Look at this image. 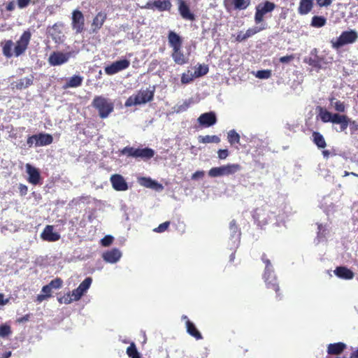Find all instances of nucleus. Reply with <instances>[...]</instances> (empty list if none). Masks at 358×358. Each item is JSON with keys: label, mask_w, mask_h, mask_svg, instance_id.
Listing matches in <instances>:
<instances>
[{"label": "nucleus", "mask_w": 358, "mask_h": 358, "mask_svg": "<svg viewBox=\"0 0 358 358\" xmlns=\"http://www.w3.org/2000/svg\"><path fill=\"white\" fill-rule=\"evenodd\" d=\"M92 282V278L87 277L79 285L78 289L84 294L90 288Z\"/></svg>", "instance_id": "42"}, {"label": "nucleus", "mask_w": 358, "mask_h": 358, "mask_svg": "<svg viewBox=\"0 0 358 358\" xmlns=\"http://www.w3.org/2000/svg\"><path fill=\"white\" fill-rule=\"evenodd\" d=\"M170 225V222L166 221L160 224L157 228L154 229V231L157 233H162L165 231Z\"/></svg>", "instance_id": "52"}, {"label": "nucleus", "mask_w": 358, "mask_h": 358, "mask_svg": "<svg viewBox=\"0 0 358 358\" xmlns=\"http://www.w3.org/2000/svg\"><path fill=\"white\" fill-rule=\"evenodd\" d=\"M71 57V52H53L48 58L51 66H59L66 63Z\"/></svg>", "instance_id": "8"}, {"label": "nucleus", "mask_w": 358, "mask_h": 358, "mask_svg": "<svg viewBox=\"0 0 358 358\" xmlns=\"http://www.w3.org/2000/svg\"><path fill=\"white\" fill-rule=\"evenodd\" d=\"M252 217L259 225H264L268 222V215L265 208L262 207L256 208L253 212Z\"/></svg>", "instance_id": "19"}, {"label": "nucleus", "mask_w": 358, "mask_h": 358, "mask_svg": "<svg viewBox=\"0 0 358 358\" xmlns=\"http://www.w3.org/2000/svg\"><path fill=\"white\" fill-rule=\"evenodd\" d=\"M154 96L153 91L149 90H141L134 98V105H140L150 101Z\"/></svg>", "instance_id": "16"}, {"label": "nucleus", "mask_w": 358, "mask_h": 358, "mask_svg": "<svg viewBox=\"0 0 358 358\" xmlns=\"http://www.w3.org/2000/svg\"><path fill=\"white\" fill-rule=\"evenodd\" d=\"M11 334L10 327L6 324L0 325V337L5 338Z\"/></svg>", "instance_id": "47"}, {"label": "nucleus", "mask_w": 358, "mask_h": 358, "mask_svg": "<svg viewBox=\"0 0 358 358\" xmlns=\"http://www.w3.org/2000/svg\"><path fill=\"white\" fill-rule=\"evenodd\" d=\"M41 292L43 294H45L47 296V298L51 296L52 289H50V287H48V285L43 287Z\"/></svg>", "instance_id": "58"}, {"label": "nucleus", "mask_w": 358, "mask_h": 358, "mask_svg": "<svg viewBox=\"0 0 358 358\" xmlns=\"http://www.w3.org/2000/svg\"><path fill=\"white\" fill-rule=\"evenodd\" d=\"M229 230H230V240L231 241V248H237L239 242H240V236L241 233L238 230V228L236 224L235 220H232L229 223Z\"/></svg>", "instance_id": "15"}, {"label": "nucleus", "mask_w": 358, "mask_h": 358, "mask_svg": "<svg viewBox=\"0 0 358 358\" xmlns=\"http://www.w3.org/2000/svg\"><path fill=\"white\" fill-rule=\"evenodd\" d=\"M241 170L238 164H228L219 167H213L208 171V176L212 178L228 176L234 175Z\"/></svg>", "instance_id": "3"}, {"label": "nucleus", "mask_w": 358, "mask_h": 358, "mask_svg": "<svg viewBox=\"0 0 358 358\" xmlns=\"http://www.w3.org/2000/svg\"><path fill=\"white\" fill-rule=\"evenodd\" d=\"M31 38V34L29 31H24L20 36V39L14 48L15 55L16 57L21 55L27 49Z\"/></svg>", "instance_id": "10"}, {"label": "nucleus", "mask_w": 358, "mask_h": 358, "mask_svg": "<svg viewBox=\"0 0 358 358\" xmlns=\"http://www.w3.org/2000/svg\"><path fill=\"white\" fill-rule=\"evenodd\" d=\"M37 141L36 146H45L52 143L53 138L50 134L41 133L36 134Z\"/></svg>", "instance_id": "27"}, {"label": "nucleus", "mask_w": 358, "mask_h": 358, "mask_svg": "<svg viewBox=\"0 0 358 358\" xmlns=\"http://www.w3.org/2000/svg\"><path fill=\"white\" fill-rule=\"evenodd\" d=\"M275 8L274 3L266 1L263 3H259L256 7V12L255 15V22L256 24H259L263 22L264 15L268 13L272 12Z\"/></svg>", "instance_id": "6"}, {"label": "nucleus", "mask_w": 358, "mask_h": 358, "mask_svg": "<svg viewBox=\"0 0 358 358\" xmlns=\"http://www.w3.org/2000/svg\"><path fill=\"white\" fill-rule=\"evenodd\" d=\"M271 76V70H260L257 71L255 76L259 79H268Z\"/></svg>", "instance_id": "49"}, {"label": "nucleus", "mask_w": 358, "mask_h": 358, "mask_svg": "<svg viewBox=\"0 0 358 358\" xmlns=\"http://www.w3.org/2000/svg\"><path fill=\"white\" fill-rule=\"evenodd\" d=\"M326 18L323 16H313L311 25L314 27H322L326 24Z\"/></svg>", "instance_id": "40"}, {"label": "nucleus", "mask_w": 358, "mask_h": 358, "mask_svg": "<svg viewBox=\"0 0 358 358\" xmlns=\"http://www.w3.org/2000/svg\"><path fill=\"white\" fill-rule=\"evenodd\" d=\"M192 101L191 99L183 100L178 103L173 108L176 113H180L186 111L190 106Z\"/></svg>", "instance_id": "35"}, {"label": "nucleus", "mask_w": 358, "mask_h": 358, "mask_svg": "<svg viewBox=\"0 0 358 358\" xmlns=\"http://www.w3.org/2000/svg\"><path fill=\"white\" fill-rule=\"evenodd\" d=\"M262 261L266 264L265 271L264 274V279L266 282V287L268 289H272L276 293L279 291V287L277 283L275 275L273 273V269L269 259H266L265 255L262 257Z\"/></svg>", "instance_id": "4"}, {"label": "nucleus", "mask_w": 358, "mask_h": 358, "mask_svg": "<svg viewBox=\"0 0 358 358\" xmlns=\"http://www.w3.org/2000/svg\"><path fill=\"white\" fill-rule=\"evenodd\" d=\"M127 353L130 358H141L136 345L132 343L127 349Z\"/></svg>", "instance_id": "44"}, {"label": "nucleus", "mask_w": 358, "mask_h": 358, "mask_svg": "<svg viewBox=\"0 0 358 358\" xmlns=\"http://www.w3.org/2000/svg\"><path fill=\"white\" fill-rule=\"evenodd\" d=\"M198 138L199 141L202 143H218L220 142V138L215 135L199 136Z\"/></svg>", "instance_id": "37"}, {"label": "nucleus", "mask_w": 358, "mask_h": 358, "mask_svg": "<svg viewBox=\"0 0 358 358\" xmlns=\"http://www.w3.org/2000/svg\"><path fill=\"white\" fill-rule=\"evenodd\" d=\"M155 150L150 148H135L134 147L127 146L120 150L121 155H126L136 159L148 160L155 155Z\"/></svg>", "instance_id": "1"}, {"label": "nucleus", "mask_w": 358, "mask_h": 358, "mask_svg": "<svg viewBox=\"0 0 358 358\" xmlns=\"http://www.w3.org/2000/svg\"><path fill=\"white\" fill-rule=\"evenodd\" d=\"M106 18V15L102 12L99 13L96 15L92 24L94 31L96 29H99L102 27Z\"/></svg>", "instance_id": "33"}, {"label": "nucleus", "mask_w": 358, "mask_h": 358, "mask_svg": "<svg viewBox=\"0 0 358 358\" xmlns=\"http://www.w3.org/2000/svg\"><path fill=\"white\" fill-rule=\"evenodd\" d=\"M247 38H248V37L246 36L245 33H243L242 31L239 32L236 36V41H240V42L245 41Z\"/></svg>", "instance_id": "64"}, {"label": "nucleus", "mask_w": 358, "mask_h": 358, "mask_svg": "<svg viewBox=\"0 0 358 358\" xmlns=\"http://www.w3.org/2000/svg\"><path fill=\"white\" fill-rule=\"evenodd\" d=\"M178 11L181 17L187 20H194V15L190 11L189 7L184 0H178Z\"/></svg>", "instance_id": "17"}, {"label": "nucleus", "mask_w": 358, "mask_h": 358, "mask_svg": "<svg viewBox=\"0 0 358 358\" xmlns=\"http://www.w3.org/2000/svg\"><path fill=\"white\" fill-rule=\"evenodd\" d=\"M332 58L324 59V57H307L303 59V62L316 69H322V64H327L331 63Z\"/></svg>", "instance_id": "13"}, {"label": "nucleus", "mask_w": 358, "mask_h": 358, "mask_svg": "<svg viewBox=\"0 0 358 358\" xmlns=\"http://www.w3.org/2000/svg\"><path fill=\"white\" fill-rule=\"evenodd\" d=\"M240 138V135L234 129L230 130L227 134V139L231 145L239 143Z\"/></svg>", "instance_id": "38"}, {"label": "nucleus", "mask_w": 358, "mask_h": 358, "mask_svg": "<svg viewBox=\"0 0 358 358\" xmlns=\"http://www.w3.org/2000/svg\"><path fill=\"white\" fill-rule=\"evenodd\" d=\"M58 301L60 303L69 304L72 301H73V299L71 296V294L70 293H68L64 296L59 298Z\"/></svg>", "instance_id": "53"}, {"label": "nucleus", "mask_w": 358, "mask_h": 358, "mask_svg": "<svg viewBox=\"0 0 358 358\" xmlns=\"http://www.w3.org/2000/svg\"><path fill=\"white\" fill-rule=\"evenodd\" d=\"M113 239L114 238L112 236L106 235L101 240V243L103 246L108 247L112 244Z\"/></svg>", "instance_id": "54"}, {"label": "nucleus", "mask_w": 358, "mask_h": 358, "mask_svg": "<svg viewBox=\"0 0 358 358\" xmlns=\"http://www.w3.org/2000/svg\"><path fill=\"white\" fill-rule=\"evenodd\" d=\"M336 117V119L334 120V124H340L341 131H345L348 128L350 123V118H348V117L346 115H341L339 114Z\"/></svg>", "instance_id": "32"}, {"label": "nucleus", "mask_w": 358, "mask_h": 358, "mask_svg": "<svg viewBox=\"0 0 358 358\" xmlns=\"http://www.w3.org/2000/svg\"><path fill=\"white\" fill-rule=\"evenodd\" d=\"M41 238L48 241H57L60 238V235L53 231V227L48 225L41 234Z\"/></svg>", "instance_id": "18"}, {"label": "nucleus", "mask_w": 358, "mask_h": 358, "mask_svg": "<svg viewBox=\"0 0 358 358\" xmlns=\"http://www.w3.org/2000/svg\"><path fill=\"white\" fill-rule=\"evenodd\" d=\"M313 141L318 147V148H324L327 143L324 136L317 131H314L312 134Z\"/></svg>", "instance_id": "34"}, {"label": "nucleus", "mask_w": 358, "mask_h": 358, "mask_svg": "<svg viewBox=\"0 0 358 358\" xmlns=\"http://www.w3.org/2000/svg\"><path fill=\"white\" fill-rule=\"evenodd\" d=\"M154 7L159 11L169 10L171 8V3L169 0H157L152 3Z\"/></svg>", "instance_id": "36"}, {"label": "nucleus", "mask_w": 358, "mask_h": 358, "mask_svg": "<svg viewBox=\"0 0 358 358\" xmlns=\"http://www.w3.org/2000/svg\"><path fill=\"white\" fill-rule=\"evenodd\" d=\"M28 191V188L25 185L20 184L19 192L22 196L26 195Z\"/></svg>", "instance_id": "62"}, {"label": "nucleus", "mask_w": 358, "mask_h": 358, "mask_svg": "<svg viewBox=\"0 0 358 358\" xmlns=\"http://www.w3.org/2000/svg\"><path fill=\"white\" fill-rule=\"evenodd\" d=\"M168 41L169 45L173 48V50L181 48L182 38L178 34H176L173 31H170L169 32Z\"/></svg>", "instance_id": "22"}, {"label": "nucleus", "mask_w": 358, "mask_h": 358, "mask_svg": "<svg viewBox=\"0 0 358 358\" xmlns=\"http://www.w3.org/2000/svg\"><path fill=\"white\" fill-rule=\"evenodd\" d=\"M139 182L141 185L147 188L153 189L157 191H162L164 189V187L161 184L152 180L150 178H141L139 179Z\"/></svg>", "instance_id": "21"}, {"label": "nucleus", "mask_w": 358, "mask_h": 358, "mask_svg": "<svg viewBox=\"0 0 358 358\" xmlns=\"http://www.w3.org/2000/svg\"><path fill=\"white\" fill-rule=\"evenodd\" d=\"M185 324H186L187 332L189 335H191L192 336L195 338L196 340H200L202 338L201 334L199 331V330L196 329V326L194 325V324L193 322H192L191 321L187 320L185 322Z\"/></svg>", "instance_id": "29"}, {"label": "nucleus", "mask_w": 358, "mask_h": 358, "mask_svg": "<svg viewBox=\"0 0 358 358\" xmlns=\"http://www.w3.org/2000/svg\"><path fill=\"white\" fill-rule=\"evenodd\" d=\"M334 273L340 278L351 280L354 278V273L345 266H338L334 270Z\"/></svg>", "instance_id": "24"}, {"label": "nucleus", "mask_w": 358, "mask_h": 358, "mask_svg": "<svg viewBox=\"0 0 358 358\" xmlns=\"http://www.w3.org/2000/svg\"><path fill=\"white\" fill-rule=\"evenodd\" d=\"M208 72V66L207 65L199 64L193 73L196 78H199L207 74Z\"/></svg>", "instance_id": "41"}, {"label": "nucleus", "mask_w": 358, "mask_h": 358, "mask_svg": "<svg viewBox=\"0 0 358 358\" xmlns=\"http://www.w3.org/2000/svg\"><path fill=\"white\" fill-rule=\"evenodd\" d=\"M338 115V113H332L323 108H320L319 109V117L324 123L331 122L334 124V120L336 119V117Z\"/></svg>", "instance_id": "23"}, {"label": "nucleus", "mask_w": 358, "mask_h": 358, "mask_svg": "<svg viewBox=\"0 0 358 358\" xmlns=\"http://www.w3.org/2000/svg\"><path fill=\"white\" fill-rule=\"evenodd\" d=\"M317 3L320 7H327L332 3V0H316Z\"/></svg>", "instance_id": "57"}, {"label": "nucleus", "mask_w": 358, "mask_h": 358, "mask_svg": "<svg viewBox=\"0 0 358 358\" xmlns=\"http://www.w3.org/2000/svg\"><path fill=\"white\" fill-rule=\"evenodd\" d=\"M63 281L61 278H55L50 281V282L48 285V287H50L51 289H59L62 285Z\"/></svg>", "instance_id": "50"}, {"label": "nucleus", "mask_w": 358, "mask_h": 358, "mask_svg": "<svg viewBox=\"0 0 358 358\" xmlns=\"http://www.w3.org/2000/svg\"><path fill=\"white\" fill-rule=\"evenodd\" d=\"M13 46V43L12 41H7L4 43L3 46V54L8 58H10L13 56L12 49Z\"/></svg>", "instance_id": "43"}, {"label": "nucleus", "mask_w": 358, "mask_h": 358, "mask_svg": "<svg viewBox=\"0 0 358 358\" xmlns=\"http://www.w3.org/2000/svg\"><path fill=\"white\" fill-rule=\"evenodd\" d=\"M264 29L265 27H252L251 28H249L245 33L248 38L252 36L253 35L256 34L257 33L264 30Z\"/></svg>", "instance_id": "48"}, {"label": "nucleus", "mask_w": 358, "mask_h": 358, "mask_svg": "<svg viewBox=\"0 0 358 358\" xmlns=\"http://www.w3.org/2000/svg\"><path fill=\"white\" fill-rule=\"evenodd\" d=\"M331 105L334 106L335 110L340 113H343L345 110V106L344 103L340 101H336L335 99H331L330 100Z\"/></svg>", "instance_id": "45"}, {"label": "nucleus", "mask_w": 358, "mask_h": 358, "mask_svg": "<svg viewBox=\"0 0 358 358\" xmlns=\"http://www.w3.org/2000/svg\"><path fill=\"white\" fill-rule=\"evenodd\" d=\"M72 28L77 34L81 33L84 30L85 18L81 11L75 10L72 13Z\"/></svg>", "instance_id": "9"}, {"label": "nucleus", "mask_w": 358, "mask_h": 358, "mask_svg": "<svg viewBox=\"0 0 358 358\" xmlns=\"http://www.w3.org/2000/svg\"><path fill=\"white\" fill-rule=\"evenodd\" d=\"M122 256V253L118 248L108 250L102 253V258L106 263L111 264L118 262Z\"/></svg>", "instance_id": "11"}, {"label": "nucleus", "mask_w": 358, "mask_h": 358, "mask_svg": "<svg viewBox=\"0 0 358 358\" xmlns=\"http://www.w3.org/2000/svg\"><path fill=\"white\" fill-rule=\"evenodd\" d=\"M37 141L36 134L33 135L31 136H29L27 139V145L31 147L34 143L36 144Z\"/></svg>", "instance_id": "63"}, {"label": "nucleus", "mask_w": 358, "mask_h": 358, "mask_svg": "<svg viewBox=\"0 0 358 358\" xmlns=\"http://www.w3.org/2000/svg\"><path fill=\"white\" fill-rule=\"evenodd\" d=\"M357 38L358 34L356 31H345L341 33L339 37L335 40H331V43L334 49H338L346 44L355 43Z\"/></svg>", "instance_id": "5"}, {"label": "nucleus", "mask_w": 358, "mask_h": 358, "mask_svg": "<svg viewBox=\"0 0 358 358\" xmlns=\"http://www.w3.org/2000/svg\"><path fill=\"white\" fill-rule=\"evenodd\" d=\"M218 157L220 159H226L229 155V151L227 149H220L217 152Z\"/></svg>", "instance_id": "56"}, {"label": "nucleus", "mask_w": 358, "mask_h": 358, "mask_svg": "<svg viewBox=\"0 0 358 358\" xmlns=\"http://www.w3.org/2000/svg\"><path fill=\"white\" fill-rule=\"evenodd\" d=\"M34 75L33 73L29 76L20 79L15 85L17 90H23L33 85Z\"/></svg>", "instance_id": "25"}, {"label": "nucleus", "mask_w": 358, "mask_h": 358, "mask_svg": "<svg viewBox=\"0 0 358 358\" xmlns=\"http://www.w3.org/2000/svg\"><path fill=\"white\" fill-rule=\"evenodd\" d=\"M332 205V202L331 201L329 196H325L323 198L321 206L324 208V210L330 211V206Z\"/></svg>", "instance_id": "51"}, {"label": "nucleus", "mask_w": 358, "mask_h": 358, "mask_svg": "<svg viewBox=\"0 0 358 358\" xmlns=\"http://www.w3.org/2000/svg\"><path fill=\"white\" fill-rule=\"evenodd\" d=\"M313 6V0H301L299 2L298 12L300 15H306L312 10Z\"/></svg>", "instance_id": "28"}, {"label": "nucleus", "mask_w": 358, "mask_h": 358, "mask_svg": "<svg viewBox=\"0 0 358 358\" xmlns=\"http://www.w3.org/2000/svg\"><path fill=\"white\" fill-rule=\"evenodd\" d=\"M346 348V345L343 343H331L327 346V353L329 355H339Z\"/></svg>", "instance_id": "26"}, {"label": "nucleus", "mask_w": 358, "mask_h": 358, "mask_svg": "<svg viewBox=\"0 0 358 358\" xmlns=\"http://www.w3.org/2000/svg\"><path fill=\"white\" fill-rule=\"evenodd\" d=\"M129 65L130 62L127 59H124L113 62L111 64L106 66L104 70L106 74L114 75L127 69Z\"/></svg>", "instance_id": "7"}, {"label": "nucleus", "mask_w": 358, "mask_h": 358, "mask_svg": "<svg viewBox=\"0 0 358 358\" xmlns=\"http://www.w3.org/2000/svg\"><path fill=\"white\" fill-rule=\"evenodd\" d=\"M198 122L204 127H209L217 122V117L214 112L202 113L198 118Z\"/></svg>", "instance_id": "14"}, {"label": "nucleus", "mask_w": 358, "mask_h": 358, "mask_svg": "<svg viewBox=\"0 0 358 358\" xmlns=\"http://www.w3.org/2000/svg\"><path fill=\"white\" fill-rule=\"evenodd\" d=\"M30 1L31 0H17L18 7L20 8L27 7L29 5Z\"/></svg>", "instance_id": "61"}, {"label": "nucleus", "mask_w": 358, "mask_h": 358, "mask_svg": "<svg viewBox=\"0 0 358 358\" xmlns=\"http://www.w3.org/2000/svg\"><path fill=\"white\" fill-rule=\"evenodd\" d=\"M71 294L73 301H78L83 295V294L78 289V287L73 289Z\"/></svg>", "instance_id": "55"}, {"label": "nucleus", "mask_w": 358, "mask_h": 358, "mask_svg": "<svg viewBox=\"0 0 358 358\" xmlns=\"http://www.w3.org/2000/svg\"><path fill=\"white\" fill-rule=\"evenodd\" d=\"M205 173L203 171H197L192 176V180H197L200 178L203 177Z\"/></svg>", "instance_id": "60"}, {"label": "nucleus", "mask_w": 358, "mask_h": 358, "mask_svg": "<svg viewBox=\"0 0 358 358\" xmlns=\"http://www.w3.org/2000/svg\"><path fill=\"white\" fill-rule=\"evenodd\" d=\"M92 106L98 110L100 117L106 118L114 108L113 103L108 99L103 96H96Z\"/></svg>", "instance_id": "2"}, {"label": "nucleus", "mask_w": 358, "mask_h": 358, "mask_svg": "<svg viewBox=\"0 0 358 358\" xmlns=\"http://www.w3.org/2000/svg\"><path fill=\"white\" fill-rule=\"evenodd\" d=\"M26 171L29 175V182L33 185H36L39 182L41 176L39 171L29 164H26Z\"/></svg>", "instance_id": "20"}, {"label": "nucleus", "mask_w": 358, "mask_h": 358, "mask_svg": "<svg viewBox=\"0 0 358 358\" xmlns=\"http://www.w3.org/2000/svg\"><path fill=\"white\" fill-rule=\"evenodd\" d=\"M293 59H294V56H293V55H287V56L281 57L279 59V61H280L281 63H289V62H291Z\"/></svg>", "instance_id": "59"}, {"label": "nucleus", "mask_w": 358, "mask_h": 358, "mask_svg": "<svg viewBox=\"0 0 358 358\" xmlns=\"http://www.w3.org/2000/svg\"><path fill=\"white\" fill-rule=\"evenodd\" d=\"M180 49L181 48H177L173 50L171 57L175 63L179 65H182L187 62V59L185 57Z\"/></svg>", "instance_id": "30"}, {"label": "nucleus", "mask_w": 358, "mask_h": 358, "mask_svg": "<svg viewBox=\"0 0 358 358\" xmlns=\"http://www.w3.org/2000/svg\"><path fill=\"white\" fill-rule=\"evenodd\" d=\"M110 181L113 188L116 191L123 192L127 190L129 188L127 182L120 174L112 175Z\"/></svg>", "instance_id": "12"}, {"label": "nucleus", "mask_w": 358, "mask_h": 358, "mask_svg": "<svg viewBox=\"0 0 358 358\" xmlns=\"http://www.w3.org/2000/svg\"><path fill=\"white\" fill-rule=\"evenodd\" d=\"M251 0H233L235 9L245 10L250 4Z\"/></svg>", "instance_id": "39"}, {"label": "nucleus", "mask_w": 358, "mask_h": 358, "mask_svg": "<svg viewBox=\"0 0 358 358\" xmlns=\"http://www.w3.org/2000/svg\"><path fill=\"white\" fill-rule=\"evenodd\" d=\"M194 78L196 77L194 76V73L190 71H187V73H183L182 74L181 83L182 84H188L191 83Z\"/></svg>", "instance_id": "46"}, {"label": "nucleus", "mask_w": 358, "mask_h": 358, "mask_svg": "<svg viewBox=\"0 0 358 358\" xmlns=\"http://www.w3.org/2000/svg\"><path fill=\"white\" fill-rule=\"evenodd\" d=\"M83 78L80 76L75 75L70 78L68 82L64 85V89L70 87H78L82 85Z\"/></svg>", "instance_id": "31"}]
</instances>
